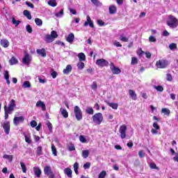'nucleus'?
<instances>
[{
  "mask_svg": "<svg viewBox=\"0 0 178 178\" xmlns=\"http://www.w3.org/2000/svg\"><path fill=\"white\" fill-rule=\"evenodd\" d=\"M72 65H67L66 66V68L63 70V72L64 74H69V73L72 72Z\"/></svg>",
  "mask_w": 178,
  "mask_h": 178,
  "instance_id": "obj_23",
  "label": "nucleus"
},
{
  "mask_svg": "<svg viewBox=\"0 0 178 178\" xmlns=\"http://www.w3.org/2000/svg\"><path fill=\"white\" fill-rule=\"evenodd\" d=\"M153 127L156 129V130H159V129H161V127H159V125H158V123L156 122L153 123Z\"/></svg>",
  "mask_w": 178,
  "mask_h": 178,
  "instance_id": "obj_64",
  "label": "nucleus"
},
{
  "mask_svg": "<svg viewBox=\"0 0 178 178\" xmlns=\"http://www.w3.org/2000/svg\"><path fill=\"white\" fill-rule=\"evenodd\" d=\"M169 65V61L165 59H161L156 61V67L157 69H166Z\"/></svg>",
  "mask_w": 178,
  "mask_h": 178,
  "instance_id": "obj_3",
  "label": "nucleus"
},
{
  "mask_svg": "<svg viewBox=\"0 0 178 178\" xmlns=\"http://www.w3.org/2000/svg\"><path fill=\"white\" fill-rule=\"evenodd\" d=\"M138 154L140 156V158H144V156H145V153H144L143 150H140Z\"/></svg>",
  "mask_w": 178,
  "mask_h": 178,
  "instance_id": "obj_55",
  "label": "nucleus"
},
{
  "mask_svg": "<svg viewBox=\"0 0 178 178\" xmlns=\"http://www.w3.org/2000/svg\"><path fill=\"white\" fill-rule=\"evenodd\" d=\"M60 112H61L62 116H63V118H65V119L69 118V113H67V111H66V109L60 108Z\"/></svg>",
  "mask_w": 178,
  "mask_h": 178,
  "instance_id": "obj_25",
  "label": "nucleus"
},
{
  "mask_svg": "<svg viewBox=\"0 0 178 178\" xmlns=\"http://www.w3.org/2000/svg\"><path fill=\"white\" fill-rule=\"evenodd\" d=\"M168 48H170L171 51H175L177 49V44L176 43H171L169 44Z\"/></svg>",
  "mask_w": 178,
  "mask_h": 178,
  "instance_id": "obj_37",
  "label": "nucleus"
},
{
  "mask_svg": "<svg viewBox=\"0 0 178 178\" xmlns=\"http://www.w3.org/2000/svg\"><path fill=\"white\" fill-rule=\"evenodd\" d=\"M36 106L38 108H42V111H45L47 109V106H45V104L41 100H39L37 102Z\"/></svg>",
  "mask_w": 178,
  "mask_h": 178,
  "instance_id": "obj_15",
  "label": "nucleus"
},
{
  "mask_svg": "<svg viewBox=\"0 0 178 178\" xmlns=\"http://www.w3.org/2000/svg\"><path fill=\"white\" fill-rule=\"evenodd\" d=\"M88 155H90V151H88V149L83 150L82 151V156H83V158H84V159L88 158Z\"/></svg>",
  "mask_w": 178,
  "mask_h": 178,
  "instance_id": "obj_35",
  "label": "nucleus"
},
{
  "mask_svg": "<svg viewBox=\"0 0 178 178\" xmlns=\"http://www.w3.org/2000/svg\"><path fill=\"white\" fill-rule=\"evenodd\" d=\"M3 158H4V159H8V161H10V162H12V161H13V156L12 155L5 154L3 155Z\"/></svg>",
  "mask_w": 178,
  "mask_h": 178,
  "instance_id": "obj_40",
  "label": "nucleus"
},
{
  "mask_svg": "<svg viewBox=\"0 0 178 178\" xmlns=\"http://www.w3.org/2000/svg\"><path fill=\"white\" fill-rule=\"evenodd\" d=\"M23 13L25 17H26L29 20H31L32 17H31V13H30V11H29L28 10H24Z\"/></svg>",
  "mask_w": 178,
  "mask_h": 178,
  "instance_id": "obj_26",
  "label": "nucleus"
},
{
  "mask_svg": "<svg viewBox=\"0 0 178 178\" xmlns=\"http://www.w3.org/2000/svg\"><path fill=\"white\" fill-rule=\"evenodd\" d=\"M161 113H164L166 116H169L170 115V110L167 108H163L161 109Z\"/></svg>",
  "mask_w": 178,
  "mask_h": 178,
  "instance_id": "obj_29",
  "label": "nucleus"
},
{
  "mask_svg": "<svg viewBox=\"0 0 178 178\" xmlns=\"http://www.w3.org/2000/svg\"><path fill=\"white\" fill-rule=\"evenodd\" d=\"M51 76L52 79H56V77L58 76V72H56L54 70H52Z\"/></svg>",
  "mask_w": 178,
  "mask_h": 178,
  "instance_id": "obj_54",
  "label": "nucleus"
},
{
  "mask_svg": "<svg viewBox=\"0 0 178 178\" xmlns=\"http://www.w3.org/2000/svg\"><path fill=\"white\" fill-rule=\"evenodd\" d=\"M4 79L5 80L9 79V72L8 70H6L4 72Z\"/></svg>",
  "mask_w": 178,
  "mask_h": 178,
  "instance_id": "obj_61",
  "label": "nucleus"
},
{
  "mask_svg": "<svg viewBox=\"0 0 178 178\" xmlns=\"http://www.w3.org/2000/svg\"><path fill=\"white\" fill-rule=\"evenodd\" d=\"M113 45H115V47H122V44H120L119 42H118V40H115L113 42Z\"/></svg>",
  "mask_w": 178,
  "mask_h": 178,
  "instance_id": "obj_62",
  "label": "nucleus"
},
{
  "mask_svg": "<svg viewBox=\"0 0 178 178\" xmlns=\"http://www.w3.org/2000/svg\"><path fill=\"white\" fill-rule=\"evenodd\" d=\"M104 102L108 106H110V108H112V109H118V108H119V104H118L117 103H113V102H109L107 100L104 101Z\"/></svg>",
  "mask_w": 178,
  "mask_h": 178,
  "instance_id": "obj_13",
  "label": "nucleus"
},
{
  "mask_svg": "<svg viewBox=\"0 0 178 178\" xmlns=\"http://www.w3.org/2000/svg\"><path fill=\"white\" fill-rule=\"evenodd\" d=\"M120 41H122V42H129V38L124 36H120Z\"/></svg>",
  "mask_w": 178,
  "mask_h": 178,
  "instance_id": "obj_53",
  "label": "nucleus"
},
{
  "mask_svg": "<svg viewBox=\"0 0 178 178\" xmlns=\"http://www.w3.org/2000/svg\"><path fill=\"white\" fill-rule=\"evenodd\" d=\"M19 63V61L17 60V59H16L15 58V56H13L10 60H9V63L11 65H17V63Z\"/></svg>",
  "mask_w": 178,
  "mask_h": 178,
  "instance_id": "obj_27",
  "label": "nucleus"
},
{
  "mask_svg": "<svg viewBox=\"0 0 178 178\" xmlns=\"http://www.w3.org/2000/svg\"><path fill=\"white\" fill-rule=\"evenodd\" d=\"M21 168L23 173H26L27 172V168L26 167V164L23 162H20Z\"/></svg>",
  "mask_w": 178,
  "mask_h": 178,
  "instance_id": "obj_42",
  "label": "nucleus"
},
{
  "mask_svg": "<svg viewBox=\"0 0 178 178\" xmlns=\"http://www.w3.org/2000/svg\"><path fill=\"white\" fill-rule=\"evenodd\" d=\"M4 130V133L8 136L9 133H10V122L9 121H6L1 124Z\"/></svg>",
  "mask_w": 178,
  "mask_h": 178,
  "instance_id": "obj_6",
  "label": "nucleus"
},
{
  "mask_svg": "<svg viewBox=\"0 0 178 178\" xmlns=\"http://www.w3.org/2000/svg\"><path fill=\"white\" fill-rule=\"evenodd\" d=\"M31 127H37V122L35 120H32L31 122Z\"/></svg>",
  "mask_w": 178,
  "mask_h": 178,
  "instance_id": "obj_63",
  "label": "nucleus"
},
{
  "mask_svg": "<svg viewBox=\"0 0 178 178\" xmlns=\"http://www.w3.org/2000/svg\"><path fill=\"white\" fill-rule=\"evenodd\" d=\"M35 23L36 26L41 27V26H42V19H41L40 18H35Z\"/></svg>",
  "mask_w": 178,
  "mask_h": 178,
  "instance_id": "obj_34",
  "label": "nucleus"
},
{
  "mask_svg": "<svg viewBox=\"0 0 178 178\" xmlns=\"http://www.w3.org/2000/svg\"><path fill=\"white\" fill-rule=\"evenodd\" d=\"M16 107V103H15V99H11L9 104L8 107L6 106V111H8V112H13L15 111V108Z\"/></svg>",
  "mask_w": 178,
  "mask_h": 178,
  "instance_id": "obj_10",
  "label": "nucleus"
},
{
  "mask_svg": "<svg viewBox=\"0 0 178 178\" xmlns=\"http://www.w3.org/2000/svg\"><path fill=\"white\" fill-rule=\"evenodd\" d=\"M108 10H109L110 15H115V13H116V12H118V8H116V6L111 5L109 6Z\"/></svg>",
  "mask_w": 178,
  "mask_h": 178,
  "instance_id": "obj_16",
  "label": "nucleus"
},
{
  "mask_svg": "<svg viewBox=\"0 0 178 178\" xmlns=\"http://www.w3.org/2000/svg\"><path fill=\"white\" fill-rule=\"evenodd\" d=\"M110 69L113 74H120L122 73V70L115 66V64H113V63H110Z\"/></svg>",
  "mask_w": 178,
  "mask_h": 178,
  "instance_id": "obj_8",
  "label": "nucleus"
},
{
  "mask_svg": "<svg viewBox=\"0 0 178 178\" xmlns=\"http://www.w3.org/2000/svg\"><path fill=\"white\" fill-rule=\"evenodd\" d=\"M26 30L27 31V33H29V34H31V33H33V28L31 27V25L28 24L26 26Z\"/></svg>",
  "mask_w": 178,
  "mask_h": 178,
  "instance_id": "obj_44",
  "label": "nucleus"
},
{
  "mask_svg": "<svg viewBox=\"0 0 178 178\" xmlns=\"http://www.w3.org/2000/svg\"><path fill=\"white\" fill-rule=\"evenodd\" d=\"M86 19H87V22H85L84 24H83V26L85 27H87V26H88L89 24V26L91 27L92 29H94V23H92V21L91 20V17H90L88 15L86 17Z\"/></svg>",
  "mask_w": 178,
  "mask_h": 178,
  "instance_id": "obj_12",
  "label": "nucleus"
},
{
  "mask_svg": "<svg viewBox=\"0 0 178 178\" xmlns=\"http://www.w3.org/2000/svg\"><path fill=\"white\" fill-rule=\"evenodd\" d=\"M106 177V171L103 170L102 171L99 175H98V178H105Z\"/></svg>",
  "mask_w": 178,
  "mask_h": 178,
  "instance_id": "obj_45",
  "label": "nucleus"
},
{
  "mask_svg": "<svg viewBox=\"0 0 178 178\" xmlns=\"http://www.w3.org/2000/svg\"><path fill=\"white\" fill-rule=\"evenodd\" d=\"M22 63L24 65H30V55L26 54L22 58Z\"/></svg>",
  "mask_w": 178,
  "mask_h": 178,
  "instance_id": "obj_19",
  "label": "nucleus"
},
{
  "mask_svg": "<svg viewBox=\"0 0 178 178\" xmlns=\"http://www.w3.org/2000/svg\"><path fill=\"white\" fill-rule=\"evenodd\" d=\"M167 24L171 29H175L177 27V19L173 15H169L168 19L167 20Z\"/></svg>",
  "mask_w": 178,
  "mask_h": 178,
  "instance_id": "obj_2",
  "label": "nucleus"
},
{
  "mask_svg": "<svg viewBox=\"0 0 178 178\" xmlns=\"http://www.w3.org/2000/svg\"><path fill=\"white\" fill-rule=\"evenodd\" d=\"M79 140L81 141V143H87V139H86V137H84V136L81 135L79 136Z\"/></svg>",
  "mask_w": 178,
  "mask_h": 178,
  "instance_id": "obj_52",
  "label": "nucleus"
},
{
  "mask_svg": "<svg viewBox=\"0 0 178 178\" xmlns=\"http://www.w3.org/2000/svg\"><path fill=\"white\" fill-rule=\"evenodd\" d=\"M166 80H168V81H172V80H173V78L172 77V74H166Z\"/></svg>",
  "mask_w": 178,
  "mask_h": 178,
  "instance_id": "obj_57",
  "label": "nucleus"
},
{
  "mask_svg": "<svg viewBox=\"0 0 178 178\" xmlns=\"http://www.w3.org/2000/svg\"><path fill=\"white\" fill-rule=\"evenodd\" d=\"M92 3H93L95 6H99V4L101 3L98 0H90Z\"/></svg>",
  "mask_w": 178,
  "mask_h": 178,
  "instance_id": "obj_58",
  "label": "nucleus"
},
{
  "mask_svg": "<svg viewBox=\"0 0 178 178\" xmlns=\"http://www.w3.org/2000/svg\"><path fill=\"white\" fill-rule=\"evenodd\" d=\"M0 44L3 48H8V47H9V41L6 39L1 40Z\"/></svg>",
  "mask_w": 178,
  "mask_h": 178,
  "instance_id": "obj_22",
  "label": "nucleus"
},
{
  "mask_svg": "<svg viewBox=\"0 0 178 178\" xmlns=\"http://www.w3.org/2000/svg\"><path fill=\"white\" fill-rule=\"evenodd\" d=\"M92 122L95 124H101L104 122V115L101 113H97L92 116Z\"/></svg>",
  "mask_w": 178,
  "mask_h": 178,
  "instance_id": "obj_1",
  "label": "nucleus"
},
{
  "mask_svg": "<svg viewBox=\"0 0 178 178\" xmlns=\"http://www.w3.org/2000/svg\"><path fill=\"white\" fill-rule=\"evenodd\" d=\"M4 111H5V115H4L5 120H8V119L9 118V114L12 113V112L6 110V106H4Z\"/></svg>",
  "mask_w": 178,
  "mask_h": 178,
  "instance_id": "obj_33",
  "label": "nucleus"
},
{
  "mask_svg": "<svg viewBox=\"0 0 178 178\" xmlns=\"http://www.w3.org/2000/svg\"><path fill=\"white\" fill-rule=\"evenodd\" d=\"M129 97L133 99V101H137V94L136 92L131 89L129 90Z\"/></svg>",
  "mask_w": 178,
  "mask_h": 178,
  "instance_id": "obj_14",
  "label": "nucleus"
},
{
  "mask_svg": "<svg viewBox=\"0 0 178 178\" xmlns=\"http://www.w3.org/2000/svg\"><path fill=\"white\" fill-rule=\"evenodd\" d=\"M25 141L27 144H31V139H30V137H28L27 136H25Z\"/></svg>",
  "mask_w": 178,
  "mask_h": 178,
  "instance_id": "obj_60",
  "label": "nucleus"
},
{
  "mask_svg": "<svg viewBox=\"0 0 178 178\" xmlns=\"http://www.w3.org/2000/svg\"><path fill=\"white\" fill-rule=\"evenodd\" d=\"M50 35L54 40H55V38H58V33L55 31H52Z\"/></svg>",
  "mask_w": 178,
  "mask_h": 178,
  "instance_id": "obj_51",
  "label": "nucleus"
},
{
  "mask_svg": "<svg viewBox=\"0 0 178 178\" xmlns=\"http://www.w3.org/2000/svg\"><path fill=\"white\" fill-rule=\"evenodd\" d=\"M90 87L92 90H94V91H95V90L98 88V85L97 84V81H93Z\"/></svg>",
  "mask_w": 178,
  "mask_h": 178,
  "instance_id": "obj_49",
  "label": "nucleus"
},
{
  "mask_svg": "<svg viewBox=\"0 0 178 178\" xmlns=\"http://www.w3.org/2000/svg\"><path fill=\"white\" fill-rule=\"evenodd\" d=\"M51 151L54 156H58V152L56 151V147H55L54 144L51 145Z\"/></svg>",
  "mask_w": 178,
  "mask_h": 178,
  "instance_id": "obj_38",
  "label": "nucleus"
},
{
  "mask_svg": "<svg viewBox=\"0 0 178 178\" xmlns=\"http://www.w3.org/2000/svg\"><path fill=\"white\" fill-rule=\"evenodd\" d=\"M44 173L49 178H55V174H54L52 168H51L49 165H47L44 168Z\"/></svg>",
  "mask_w": 178,
  "mask_h": 178,
  "instance_id": "obj_5",
  "label": "nucleus"
},
{
  "mask_svg": "<svg viewBox=\"0 0 178 178\" xmlns=\"http://www.w3.org/2000/svg\"><path fill=\"white\" fill-rule=\"evenodd\" d=\"M24 122V117L19 116V117H15L13 119V123L15 126H19L20 123H23Z\"/></svg>",
  "mask_w": 178,
  "mask_h": 178,
  "instance_id": "obj_11",
  "label": "nucleus"
},
{
  "mask_svg": "<svg viewBox=\"0 0 178 178\" xmlns=\"http://www.w3.org/2000/svg\"><path fill=\"white\" fill-rule=\"evenodd\" d=\"M76 66H77V67H78V69H79V70H83V69H84V66H86V65H85L84 63L80 61V62H79V63L76 64Z\"/></svg>",
  "mask_w": 178,
  "mask_h": 178,
  "instance_id": "obj_36",
  "label": "nucleus"
},
{
  "mask_svg": "<svg viewBox=\"0 0 178 178\" xmlns=\"http://www.w3.org/2000/svg\"><path fill=\"white\" fill-rule=\"evenodd\" d=\"M154 88H155L156 91H159V92H162V91H163V86H154Z\"/></svg>",
  "mask_w": 178,
  "mask_h": 178,
  "instance_id": "obj_48",
  "label": "nucleus"
},
{
  "mask_svg": "<svg viewBox=\"0 0 178 178\" xmlns=\"http://www.w3.org/2000/svg\"><path fill=\"white\" fill-rule=\"evenodd\" d=\"M96 65L99 67H105L109 65V62L104 58L97 59L96 60Z\"/></svg>",
  "mask_w": 178,
  "mask_h": 178,
  "instance_id": "obj_7",
  "label": "nucleus"
},
{
  "mask_svg": "<svg viewBox=\"0 0 178 178\" xmlns=\"http://www.w3.org/2000/svg\"><path fill=\"white\" fill-rule=\"evenodd\" d=\"M64 173L65 175H66L67 176V177L69 178H72L73 177L72 175V169H70V168H66L64 170Z\"/></svg>",
  "mask_w": 178,
  "mask_h": 178,
  "instance_id": "obj_20",
  "label": "nucleus"
},
{
  "mask_svg": "<svg viewBox=\"0 0 178 178\" xmlns=\"http://www.w3.org/2000/svg\"><path fill=\"white\" fill-rule=\"evenodd\" d=\"M138 63V59L136 57H132L131 65H137Z\"/></svg>",
  "mask_w": 178,
  "mask_h": 178,
  "instance_id": "obj_47",
  "label": "nucleus"
},
{
  "mask_svg": "<svg viewBox=\"0 0 178 178\" xmlns=\"http://www.w3.org/2000/svg\"><path fill=\"white\" fill-rule=\"evenodd\" d=\"M74 113L78 122H80V120L83 119V111H81V108H80L79 106H75L74 107Z\"/></svg>",
  "mask_w": 178,
  "mask_h": 178,
  "instance_id": "obj_4",
  "label": "nucleus"
},
{
  "mask_svg": "<svg viewBox=\"0 0 178 178\" xmlns=\"http://www.w3.org/2000/svg\"><path fill=\"white\" fill-rule=\"evenodd\" d=\"M36 52L38 55H40V56H42V58H45L47 56V51L44 48L41 49H37Z\"/></svg>",
  "mask_w": 178,
  "mask_h": 178,
  "instance_id": "obj_17",
  "label": "nucleus"
},
{
  "mask_svg": "<svg viewBox=\"0 0 178 178\" xmlns=\"http://www.w3.org/2000/svg\"><path fill=\"white\" fill-rule=\"evenodd\" d=\"M47 3L49 6H52V8H55V6L58 5V3H56V0H49Z\"/></svg>",
  "mask_w": 178,
  "mask_h": 178,
  "instance_id": "obj_32",
  "label": "nucleus"
},
{
  "mask_svg": "<svg viewBox=\"0 0 178 178\" xmlns=\"http://www.w3.org/2000/svg\"><path fill=\"white\" fill-rule=\"evenodd\" d=\"M149 168L150 169H156V170H159V167L156 166V164L155 163H150Z\"/></svg>",
  "mask_w": 178,
  "mask_h": 178,
  "instance_id": "obj_43",
  "label": "nucleus"
},
{
  "mask_svg": "<svg viewBox=\"0 0 178 178\" xmlns=\"http://www.w3.org/2000/svg\"><path fill=\"white\" fill-rule=\"evenodd\" d=\"M22 87L24 88H30L31 87V83L29 81H26L24 82V84L22 85Z\"/></svg>",
  "mask_w": 178,
  "mask_h": 178,
  "instance_id": "obj_39",
  "label": "nucleus"
},
{
  "mask_svg": "<svg viewBox=\"0 0 178 178\" xmlns=\"http://www.w3.org/2000/svg\"><path fill=\"white\" fill-rule=\"evenodd\" d=\"M33 172H34V174L36 175V177H41L42 171H41V169H40V168L34 167Z\"/></svg>",
  "mask_w": 178,
  "mask_h": 178,
  "instance_id": "obj_21",
  "label": "nucleus"
},
{
  "mask_svg": "<svg viewBox=\"0 0 178 178\" xmlns=\"http://www.w3.org/2000/svg\"><path fill=\"white\" fill-rule=\"evenodd\" d=\"M90 166H91V163L87 162V163H86L83 165V168H84V169H90Z\"/></svg>",
  "mask_w": 178,
  "mask_h": 178,
  "instance_id": "obj_56",
  "label": "nucleus"
},
{
  "mask_svg": "<svg viewBox=\"0 0 178 178\" xmlns=\"http://www.w3.org/2000/svg\"><path fill=\"white\" fill-rule=\"evenodd\" d=\"M63 13H64L63 9H61L60 12L55 14V16L56 17H62V16H63Z\"/></svg>",
  "mask_w": 178,
  "mask_h": 178,
  "instance_id": "obj_50",
  "label": "nucleus"
},
{
  "mask_svg": "<svg viewBox=\"0 0 178 178\" xmlns=\"http://www.w3.org/2000/svg\"><path fill=\"white\" fill-rule=\"evenodd\" d=\"M86 113H87L88 115H94V109L92 108V107H88L86 109Z\"/></svg>",
  "mask_w": 178,
  "mask_h": 178,
  "instance_id": "obj_31",
  "label": "nucleus"
},
{
  "mask_svg": "<svg viewBox=\"0 0 178 178\" xmlns=\"http://www.w3.org/2000/svg\"><path fill=\"white\" fill-rule=\"evenodd\" d=\"M127 131V126L125 124L122 125L120 127L119 132L120 134L121 138H126V131Z\"/></svg>",
  "mask_w": 178,
  "mask_h": 178,
  "instance_id": "obj_9",
  "label": "nucleus"
},
{
  "mask_svg": "<svg viewBox=\"0 0 178 178\" xmlns=\"http://www.w3.org/2000/svg\"><path fill=\"white\" fill-rule=\"evenodd\" d=\"M149 41L150 42H156V38H155V37L151 35V36H149Z\"/></svg>",
  "mask_w": 178,
  "mask_h": 178,
  "instance_id": "obj_59",
  "label": "nucleus"
},
{
  "mask_svg": "<svg viewBox=\"0 0 178 178\" xmlns=\"http://www.w3.org/2000/svg\"><path fill=\"white\" fill-rule=\"evenodd\" d=\"M12 22H13V24H15V27H17V26H19V24H20V23H22V22H20L19 20H16V19H15V17L12 18Z\"/></svg>",
  "mask_w": 178,
  "mask_h": 178,
  "instance_id": "obj_41",
  "label": "nucleus"
},
{
  "mask_svg": "<svg viewBox=\"0 0 178 178\" xmlns=\"http://www.w3.org/2000/svg\"><path fill=\"white\" fill-rule=\"evenodd\" d=\"M66 41L70 42V44H73V41H74V34L73 33H70L66 38Z\"/></svg>",
  "mask_w": 178,
  "mask_h": 178,
  "instance_id": "obj_18",
  "label": "nucleus"
},
{
  "mask_svg": "<svg viewBox=\"0 0 178 178\" xmlns=\"http://www.w3.org/2000/svg\"><path fill=\"white\" fill-rule=\"evenodd\" d=\"M35 153H36V155H38V156L42 155V147L38 146L37 147Z\"/></svg>",
  "mask_w": 178,
  "mask_h": 178,
  "instance_id": "obj_30",
  "label": "nucleus"
},
{
  "mask_svg": "<svg viewBox=\"0 0 178 178\" xmlns=\"http://www.w3.org/2000/svg\"><path fill=\"white\" fill-rule=\"evenodd\" d=\"M144 54H145V52H144V51H143V49L141 48H140L137 51V55L139 58H142Z\"/></svg>",
  "mask_w": 178,
  "mask_h": 178,
  "instance_id": "obj_46",
  "label": "nucleus"
},
{
  "mask_svg": "<svg viewBox=\"0 0 178 178\" xmlns=\"http://www.w3.org/2000/svg\"><path fill=\"white\" fill-rule=\"evenodd\" d=\"M54 39H53L52 36L51 35H49H49H46L44 36V41H45V42H47L48 44L54 42Z\"/></svg>",
  "mask_w": 178,
  "mask_h": 178,
  "instance_id": "obj_24",
  "label": "nucleus"
},
{
  "mask_svg": "<svg viewBox=\"0 0 178 178\" xmlns=\"http://www.w3.org/2000/svg\"><path fill=\"white\" fill-rule=\"evenodd\" d=\"M78 58L80 62H83L86 60V54H84V53H79L78 54Z\"/></svg>",
  "mask_w": 178,
  "mask_h": 178,
  "instance_id": "obj_28",
  "label": "nucleus"
}]
</instances>
